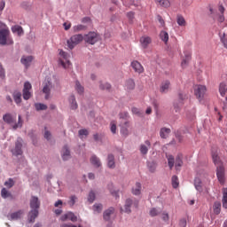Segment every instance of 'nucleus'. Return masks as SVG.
<instances>
[{"instance_id":"1","label":"nucleus","mask_w":227,"mask_h":227,"mask_svg":"<svg viewBox=\"0 0 227 227\" xmlns=\"http://www.w3.org/2000/svg\"><path fill=\"white\" fill-rule=\"evenodd\" d=\"M29 205L31 210L27 214V222L28 223V224H33L35 223V221H36V217H38L40 214V200H38V197L32 196Z\"/></svg>"},{"instance_id":"2","label":"nucleus","mask_w":227,"mask_h":227,"mask_svg":"<svg viewBox=\"0 0 227 227\" xmlns=\"http://www.w3.org/2000/svg\"><path fill=\"white\" fill-rule=\"evenodd\" d=\"M211 155L213 162L216 167V176L220 184H224V167L221 164V159L217 153V150L212 148Z\"/></svg>"},{"instance_id":"3","label":"nucleus","mask_w":227,"mask_h":227,"mask_svg":"<svg viewBox=\"0 0 227 227\" xmlns=\"http://www.w3.org/2000/svg\"><path fill=\"white\" fill-rule=\"evenodd\" d=\"M3 120L7 125H12L13 130L17 129H22V115H18L17 122V114H12L10 113L4 114L3 115Z\"/></svg>"},{"instance_id":"4","label":"nucleus","mask_w":227,"mask_h":227,"mask_svg":"<svg viewBox=\"0 0 227 227\" xmlns=\"http://www.w3.org/2000/svg\"><path fill=\"white\" fill-rule=\"evenodd\" d=\"M0 45H13V38H12L8 27L0 29Z\"/></svg>"},{"instance_id":"5","label":"nucleus","mask_w":227,"mask_h":227,"mask_svg":"<svg viewBox=\"0 0 227 227\" xmlns=\"http://www.w3.org/2000/svg\"><path fill=\"white\" fill-rule=\"evenodd\" d=\"M84 40V36L82 34L74 35L70 37V39L67 40V47L72 51L75 45H78V43H81Z\"/></svg>"},{"instance_id":"6","label":"nucleus","mask_w":227,"mask_h":227,"mask_svg":"<svg viewBox=\"0 0 227 227\" xmlns=\"http://www.w3.org/2000/svg\"><path fill=\"white\" fill-rule=\"evenodd\" d=\"M132 205L133 207H135V208H137V207H139V200H132V199H127L125 200V204H124V212L125 214H131L132 212Z\"/></svg>"},{"instance_id":"7","label":"nucleus","mask_w":227,"mask_h":227,"mask_svg":"<svg viewBox=\"0 0 227 227\" xmlns=\"http://www.w3.org/2000/svg\"><path fill=\"white\" fill-rule=\"evenodd\" d=\"M84 40L89 45H95V43L100 40V35L96 32H89L85 35Z\"/></svg>"},{"instance_id":"8","label":"nucleus","mask_w":227,"mask_h":227,"mask_svg":"<svg viewBox=\"0 0 227 227\" xmlns=\"http://www.w3.org/2000/svg\"><path fill=\"white\" fill-rule=\"evenodd\" d=\"M22 143H24V140L22 137H19L15 142V147L12 151V155H15V157H19V155H22L24 153L22 151Z\"/></svg>"},{"instance_id":"9","label":"nucleus","mask_w":227,"mask_h":227,"mask_svg":"<svg viewBox=\"0 0 227 227\" xmlns=\"http://www.w3.org/2000/svg\"><path fill=\"white\" fill-rule=\"evenodd\" d=\"M25 211L24 209H18L17 211L9 213L7 215V219L9 221H20L24 217Z\"/></svg>"},{"instance_id":"10","label":"nucleus","mask_w":227,"mask_h":227,"mask_svg":"<svg viewBox=\"0 0 227 227\" xmlns=\"http://www.w3.org/2000/svg\"><path fill=\"white\" fill-rule=\"evenodd\" d=\"M206 93H207V86L205 85H197V89L194 90V94L197 97V98H199V100L205 98Z\"/></svg>"},{"instance_id":"11","label":"nucleus","mask_w":227,"mask_h":227,"mask_svg":"<svg viewBox=\"0 0 227 227\" xmlns=\"http://www.w3.org/2000/svg\"><path fill=\"white\" fill-rule=\"evenodd\" d=\"M51 90H52V82L51 81H47L43 88V93L45 94V100H49V98H51Z\"/></svg>"},{"instance_id":"12","label":"nucleus","mask_w":227,"mask_h":227,"mask_svg":"<svg viewBox=\"0 0 227 227\" xmlns=\"http://www.w3.org/2000/svg\"><path fill=\"white\" fill-rule=\"evenodd\" d=\"M59 56L66 59V63L63 60H59V64L61 65V67H63V68H68V67H70L71 65L70 60H68V53H67L63 50H60Z\"/></svg>"},{"instance_id":"13","label":"nucleus","mask_w":227,"mask_h":227,"mask_svg":"<svg viewBox=\"0 0 227 227\" xmlns=\"http://www.w3.org/2000/svg\"><path fill=\"white\" fill-rule=\"evenodd\" d=\"M60 220L65 222V221H72V223H75L77 221V215L74 214V212H67L64 215H61Z\"/></svg>"},{"instance_id":"14","label":"nucleus","mask_w":227,"mask_h":227,"mask_svg":"<svg viewBox=\"0 0 227 227\" xmlns=\"http://www.w3.org/2000/svg\"><path fill=\"white\" fill-rule=\"evenodd\" d=\"M33 56H22L20 59V63L25 67V68H29L31 67V63H33Z\"/></svg>"},{"instance_id":"15","label":"nucleus","mask_w":227,"mask_h":227,"mask_svg":"<svg viewBox=\"0 0 227 227\" xmlns=\"http://www.w3.org/2000/svg\"><path fill=\"white\" fill-rule=\"evenodd\" d=\"M130 65L131 68H133L134 72L137 74H143V72H145V67H143V65H141L139 61L133 60Z\"/></svg>"},{"instance_id":"16","label":"nucleus","mask_w":227,"mask_h":227,"mask_svg":"<svg viewBox=\"0 0 227 227\" xmlns=\"http://www.w3.org/2000/svg\"><path fill=\"white\" fill-rule=\"evenodd\" d=\"M150 148H152V143L150 142V140H145V144L140 145L141 155H146Z\"/></svg>"},{"instance_id":"17","label":"nucleus","mask_w":227,"mask_h":227,"mask_svg":"<svg viewBox=\"0 0 227 227\" xmlns=\"http://www.w3.org/2000/svg\"><path fill=\"white\" fill-rule=\"evenodd\" d=\"M113 214H114V207H110L107 209H106L103 212V219H104V221H107V222L111 221V215H113Z\"/></svg>"},{"instance_id":"18","label":"nucleus","mask_w":227,"mask_h":227,"mask_svg":"<svg viewBox=\"0 0 227 227\" xmlns=\"http://www.w3.org/2000/svg\"><path fill=\"white\" fill-rule=\"evenodd\" d=\"M12 98L17 104V106H20V104H22V92L20 90H14L12 93Z\"/></svg>"},{"instance_id":"19","label":"nucleus","mask_w":227,"mask_h":227,"mask_svg":"<svg viewBox=\"0 0 227 227\" xmlns=\"http://www.w3.org/2000/svg\"><path fill=\"white\" fill-rule=\"evenodd\" d=\"M140 43H141L143 49H148V45H150V43H152V37L142 36L140 38Z\"/></svg>"},{"instance_id":"20","label":"nucleus","mask_w":227,"mask_h":227,"mask_svg":"<svg viewBox=\"0 0 227 227\" xmlns=\"http://www.w3.org/2000/svg\"><path fill=\"white\" fill-rule=\"evenodd\" d=\"M121 127V135L123 136L124 137H127L129 136V121H125L123 124L120 125Z\"/></svg>"},{"instance_id":"21","label":"nucleus","mask_w":227,"mask_h":227,"mask_svg":"<svg viewBox=\"0 0 227 227\" xmlns=\"http://www.w3.org/2000/svg\"><path fill=\"white\" fill-rule=\"evenodd\" d=\"M107 168H109V169H114V168H116L114 154H108L107 156Z\"/></svg>"},{"instance_id":"22","label":"nucleus","mask_w":227,"mask_h":227,"mask_svg":"<svg viewBox=\"0 0 227 227\" xmlns=\"http://www.w3.org/2000/svg\"><path fill=\"white\" fill-rule=\"evenodd\" d=\"M169 134H171L169 128H161L160 130V137H161V139H168Z\"/></svg>"},{"instance_id":"23","label":"nucleus","mask_w":227,"mask_h":227,"mask_svg":"<svg viewBox=\"0 0 227 227\" xmlns=\"http://www.w3.org/2000/svg\"><path fill=\"white\" fill-rule=\"evenodd\" d=\"M201 179L200 177L194 178V187L198 192H203V185H202Z\"/></svg>"},{"instance_id":"24","label":"nucleus","mask_w":227,"mask_h":227,"mask_svg":"<svg viewBox=\"0 0 227 227\" xmlns=\"http://www.w3.org/2000/svg\"><path fill=\"white\" fill-rule=\"evenodd\" d=\"M184 166V160H182V154H178L176 157L175 168L176 171H180V168Z\"/></svg>"},{"instance_id":"25","label":"nucleus","mask_w":227,"mask_h":227,"mask_svg":"<svg viewBox=\"0 0 227 227\" xmlns=\"http://www.w3.org/2000/svg\"><path fill=\"white\" fill-rule=\"evenodd\" d=\"M90 163L94 168H100L102 166V163L100 162V158L97 157V155L93 154L90 157Z\"/></svg>"},{"instance_id":"26","label":"nucleus","mask_w":227,"mask_h":227,"mask_svg":"<svg viewBox=\"0 0 227 227\" xmlns=\"http://www.w3.org/2000/svg\"><path fill=\"white\" fill-rule=\"evenodd\" d=\"M62 159L63 160H68L70 159L71 154H70V148H68V145H64L63 147V153H62Z\"/></svg>"},{"instance_id":"27","label":"nucleus","mask_w":227,"mask_h":227,"mask_svg":"<svg viewBox=\"0 0 227 227\" xmlns=\"http://www.w3.org/2000/svg\"><path fill=\"white\" fill-rule=\"evenodd\" d=\"M1 196L4 200H6L8 198H10L11 200H14L15 198L13 197V194H12V192H10L8 190H6V188H3L1 190Z\"/></svg>"},{"instance_id":"28","label":"nucleus","mask_w":227,"mask_h":227,"mask_svg":"<svg viewBox=\"0 0 227 227\" xmlns=\"http://www.w3.org/2000/svg\"><path fill=\"white\" fill-rule=\"evenodd\" d=\"M176 22H177V26H180V27H184L187 26L185 18H184V16H182V14H177Z\"/></svg>"},{"instance_id":"29","label":"nucleus","mask_w":227,"mask_h":227,"mask_svg":"<svg viewBox=\"0 0 227 227\" xmlns=\"http://www.w3.org/2000/svg\"><path fill=\"white\" fill-rule=\"evenodd\" d=\"M226 91H227V84H226V82H222L219 84V93H220L221 97H225Z\"/></svg>"},{"instance_id":"30","label":"nucleus","mask_w":227,"mask_h":227,"mask_svg":"<svg viewBox=\"0 0 227 227\" xmlns=\"http://www.w3.org/2000/svg\"><path fill=\"white\" fill-rule=\"evenodd\" d=\"M213 212L215 215L221 214V201H215L213 205Z\"/></svg>"},{"instance_id":"31","label":"nucleus","mask_w":227,"mask_h":227,"mask_svg":"<svg viewBox=\"0 0 227 227\" xmlns=\"http://www.w3.org/2000/svg\"><path fill=\"white\" fill-rule=\"evenodd\" d=\"M69 104H70L71 109H73V110H75V109H77V107H79L77 105V101L75 100L74 95H71L69 97Z\"/></svg>"},{"instance_id":"32","label":"nucleus","mask_w":227,"mask_h":227,"mask_svg":"<svg viewBox=\"0 0 227 227\" xmlns=\"http://www.w3.org/2000/svg\"><path fill=\"white\" fill-rule=\"evenodd\" d=\"M141 183L137 182L135 188H132V193L134 194V196H139V194H141Z\"/></svg>"},{"instance_id":"33","label":"nucleus","mask_w":227,"mask_h":227,"mask_svg":"<svg viewBox=\"0 0 227 227\" xmlns=\"http://www.w3.org/2000/svg\"><path fill=\"white\" fill-rule=\"evenodd\" d=\"M222 192H223L222 205L223 208L227 209V188H223L222 190Z\"/></svg>"},{"instance_id":"34","label":"nucleus","mask_w":227,"mask_h":227,"mask_svg":"<svg viewBox=\"0 0 227 227\" xmlns=\"http://www.w3.org/2000/svg\"><path fill=\"white\" fill-rule=\"evenodd\" d=\"M125 86L128 90H134L136 88V82H134V79L129 78L126 81Z\"/></svg>"},{"instance_id":"35","label":"nucleus","mask_w":227,"mask_h":227,"mask_svg":"<svg viewBox=\"0 0 227 227\" xmlns=\"http://www.w3.org/2000/svg\"><path fill=\"white\" fill-rule=\"evenodd\" d=\"M12 33H17L19 36H20V35H24V29L19 25L12 26Z\"/></svg>"},{"instance_id":"36","label":"nucleus","mask_w":227,"mask_h":227,"mask_svg":"<svg viewBox=\"0 0 227 227\" xmlns=\"http://www.w3.org/2000/svg\"><path fill=\"white\" fill-rule=\"evenodd\" d=\"M103 208H104V206L101 203H95L92 206L94 214H100V212H102Z\"/></svg>"},{"instance_id":"37","label":"nucleus","mask_w":227,"mask_h":227,"mask_svg":"<svg viewBox=\"0 0 227 227\" xmlns=\"http://www.w3.org/2000/svg\"><path fill=\"white\" fill-rule=\"evenodd\" d=\"M171 84V82H169V81H165L164 83L161 84V87L160 89V91L161 93H168V90H169V85Z\"/></svg>"},{"instance_id":"38","label":"nucleus","mask_w":227,"mask_h":227,"mask_svg":"<svg viewBox=\"0 0 227 227\" xmlns=\"http://www.w3.org/2000/svg\"><path fill=\"white\" fill-rule=\"evenodd\" d=\"M74 88L79 95H82V93H84V87L81 85V82L78 80L75 81Z\"/></svg>"},{"instance_id":"39","label":"nucleus","mask_w":227,"mask_h":227,"mask_svg":"<svg viewBox=\"0 0 227 227\" xmlns=\"http://www.w3.org/2000/svg\"><path fill=\"white\" fill-rule=\"evenodd\" d=\"M171 184H172L173 189H178V185H180V181H178V176H172Z\"/></svg>"},{"instance_id":"40","label":"nucleus","mask_w":227,"mask_h":227,"mask_svg":"<svg viewBox=\"0 0 227 227\" xmlns=\"http://www.w3.org/2000/svg\"><path fill=\"white\" fill-rule=\"evenodd\" d=\"M160 40H162V42H164L165 43H168L169 40V35L168 34V32L162 30L160 33Z\"/></svg>"},{"instance_id":"41","label":"nucleus","mask_w":227,"mask_h":227,"mask_svg":"<svg viewBox=\"0 0 227 227\" xmlns=\"http://www.w3.org/2000/svg\"><path fill=\"white\" fill-rule=\"evenodd\" d=\"M167 159L169 169H173V168L175 167V157L169 154L168 156H167Z\"/></svg>"},{"instance_id":"42","label":"nucleus","mask_w":227,"mask_h":227,"mask_svg":"<svg viewBox=\"0 0 227 227\" xmlns=\"http://www.w3.org/2000/svg\"><path fill=\"white\" fill-rule=\"evenodd\" d=\"M147 168L150 171V173H155V169H157V163L153 161H148L147 162Z\"/></svg>"},{"instance_id":"43","label":"nucleus","mask_w":227,"mask_h":227,"mask_svg":"<svg viewBox=\"0 0 227 227\" xmlns=\"http://www.w3.org/2000/svg\"><path fill=\"white\" fill-rule=\"evenodd\" d=\"M156 3H159L160 6H163V8H169L171 6V3L169 0H155Z\"/></svg>"},{"instance_id":"44","label":"nucleus","mask_w":227,"mask_h":227,"mask_svg":"<svg viewBox=\"0 0 227 227\" xmlns=\"http://www.w3.org/2000/svg\"><path fill=\"white\" fill-rule=\"evenodd\" d=\"M35 107L36 111H46L47 105L43 104V103H35Z\"/></svg>"},{"instance_id":"45","label":"nucleus","mask_w":227,"mask_h":227,"mask_svg":"<svg viewBox=\"0 0 227 227\" xmlns=\"http://www.w3.org/2000/svg\"><path fill=\"white\" fill-rule=\"evenodd\" d=\"M4 185H5L7 189H12V187L15 185V181L13 180V178L10 177L7 181L4 182Z\"/></svg>"},{"instance_id":"46","label":"nucleus","mask_w":227,"mask_h":227,"mask_svg":"<svg viewBox=\"0 0 227 227\" xmlns=\"http://www.w3.org/2000/svg\"><path fill=\"white\" fill-rule=\"evenodd\" d=\"M96 199H97V195L95 194V192H93V190H91L88 196L89 203H93V201H95Z\"/></svg>"},{"instance_id":"47","label":"nucleus","mask_w":227,"mask_h":227,"mask_svg":"<svg viewBox=\"0 0 227 227\" xmlns=\"http://www.w3.org/2000/svg\"><path fill=\"white\" fill-rule=\"evenodd\" d=\"M99 88L100 90H106V91H109L111 90V85L109 82H100Z\"/></svg>"},{"instance_id":"48","label":"nucleus","mask_w":227,"mask_h":227,"mask_svg":"<svg viewBox=\"0 0 227 227\" xmlns=\"http://www.w3.org/2000/svg\"><path fill=\"white\" fill-rule=\"evenodd\" d=\"M73 29H74V33H77L79 31H85L86 26H84V25H75V26L73 27Z\"/></svg>"},{"instance_id":"49","label":"nucleus","mask_w":227,"mask_h":227,"mask_svg":"<svg viewBox=\"0 0 227 227\" xmlns=\"http://www.w3.org/2000/svg\"><path fill=\"white\" fill-rule=\"evenodd\" d=\"M76 202H77V196L75 195H72L69 200L67 201L69 207H74V205H75Z\"/></svg>"},{"instance_id":"50","label":"nucleus","mask_w":227,"mask_h":227,"mask_svg":"<svg viewBox=\"0 0 227 227\" xmlns=\"http://www.w3.org/2000/svg\"><path fill=\"white\" fill-rule=\"evenodd\" d=\"M189 61H191V54L184 55V59L181 63V66L183 67V68L189 63Z\"/></svg>"},{"instance_id":"51","label":"nucleus","mask_w":227,"mask_h":227,"mask_svg":"<svg viewBox=\"0 0 227 227\" xmlns=\"http://www.w3.org/2000/svg\"><path fill=\"white\" fill-rule=\"evenodd\" d=\"M220 42L223 43L224 49H227V37H226V34L225 33H223L220 36Z\"/></svg>"},{"instance_id":"52","label":"nucleus","mask_w":227,"mask_h":227,"mask_svg":"<svg viewBox=\"0 0 227 227\" xmlns=\"http://www.w3.org/2000/svg\"><path fill=\"white\" fill-rule=\"evenodd\" d=\"M78 134H79V137L82 139L83 136H85V137H88V135L90 134V132L86 129H82L78 131Z\"/></svg>"},{"instance_id":"53","label":"nucleus","mask_w":227,"mask_h":227,"mask_svg":"<svg viewBox=\"0 0 227 227\" xmlns=\"http://www.w3.org/2000/svg\"><path fill=\"white\" fill-rule=\"evenodd\" d=\"M158 214H160V210L155 208V207H153L151 210H150V215L151 217H156V215Z\"/></svg>"},{"instance_id":"54","label":"nucleus","mask_w":227,"mask_h":227,"mask_svg":"<svg viewBox=\"0 0 227 227\" xmlns=\"http://www.w3.org/2000/svg\"><path fill=\"white\" fill-rule=\"evenodd\" d=\"M215 17H216V20H218V22H220V23L224 22V14H221V13L216 12L215 14Z\"/></svg>"},{"instance_id":"55","label":"nucleus","mask_w":227,"mask_h":227,"mask_svg":"<svg viewBox=\"0 0 227 227\" xmlns=\"http://www.w3.org/2000/svg\"><path fill=\"white\" fill-rule=\"evenodd\" d=\"M6 72L4 71V67H3V64L0 63V79H5Z\"/></svg>"},{"instance_id":"56","label":"nucleus","mask_w":227,"mask_h":227,"mask_svg":"<svg viewBox=\"0 0 227 227\" xmlns=\"http://www.w3.org/2000/svg\"><path fill=\"white\" fill-rule=\"evenodd\" d=\"M110 130L112 134H116V122L114 121H112L110 123Z\"/></svg>"},{"instance_id":"57","label":"nucleus","mask_w":227,"mask_h":227,"mask_svg":"<svg viewBox=\"0 0 227 227\" xmlns=\"http://www.w3.org/2000/svg\"><path fill=\"white\" fill-rule=\"evenodd\" d=\"M31 88H33V87L31 86V82H25L24 87H23V91H31Z\"/></svg>"},{"instance_id":"58","label":"nucleus","mask_w":227,"mask_h":227,"mask_svg":"<svg viewBox=\"0 0 227 227\" xmlns=\"http://www.w3.org/2000/svg\"><path fill=\"white\" fill-rule=\"evenodd\" d=\"M44 139L50 141L51 137H52V134H51V131L47 130V127H44Z\"/></svg>"},{"instance_id":"59","label":"nucleus","mask_w":227,"mask_h":227,"mask_svg":"<svg viewBox=\"0 0 227 227\" xmlns=\"http://www.w3.org/2000/svg\"><path fill=\"white\" fill-rule=\"evenodd\" d=\"M23 98L24 100H29V98H31V91L23 90Z\"/></svg>"},{"instance_id":"60","label":"nucleus","mask_w":227,"mask_h":227,"mask_svg":"<svg viewBox=\"0 0 227 227\" xmlns=\"http://www.w3.org/2000/svg\"><path fill=\"white\" fill-rule=\"evenodd\" d=\"M178 98H179V106H182L184 104V100H185V94L179 92Z\"/></svg>"},{"instance_id":"61","label":"nucleus","mask_w":227,"mask_h":227,"mask_svg":"<svg viewBox=\"0 0 227 227\" xmlns=\"http://www.w3.org/2000/svg\"><path fill=\"white\" fill-rule=\"evenodd\" d=\"M121 120H127L129 118V112H121L119 114Z\"/></svg>"},{"instance_id":"62","label":"nucleus","mask_w":227,"mask_h":227,"mask_svg":"<svg viewBox=\"0 0 227 227\" xmlns=\"http://www.w3.org/2000/svg\"><path fill=\"white\" fill-rule=\"evenodd\" d=\"M157 19H158V21H159V23L160 24V26H161L162 27H164L166 26V22L164 21V19H162V16L158 15V16H157Z\"/></svg>"},{"instance_id":"63","label":"nucleus","mask_w":227,"mask_h":227,"mask_svg":"<svg viewBox=\"0 0 227 227\" xmlns=\"http://www.w3.org/2000/svg\"><path fill=\"white\" fill-rule=\"evenodd\" d=\"M131 113L133 114H137V116H141V112L138 110L137 107H132L131 108Z\"/></svg>"},{"instance_id":"64","label":"nucleus","mask_w":227,"mask_h":227,"mask_svg":"<svg viewBox=\"0 0 227 227\" xmlns=\"http://www.w3.org/2000/svg\"><path fill=\"white\" fill-rule=\"evenodd\" d=\"M179 226L180 227H186L187 226V220L185 218H182L179 221Z\"/></svg>"}]
</instances>
